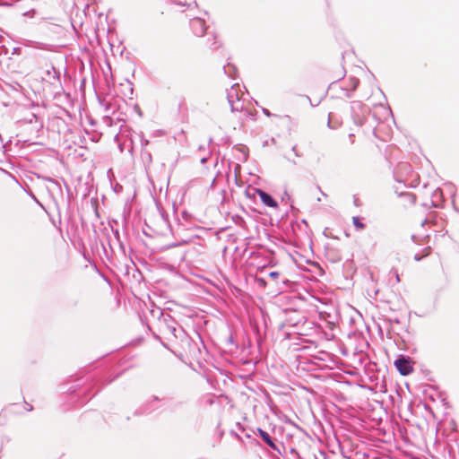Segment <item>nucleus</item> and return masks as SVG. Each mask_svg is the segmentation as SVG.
I'll return each mask as SVG.
<instances>
[{
    "instance_id": "6e6552de",
    "label": "nucleus",
    "mask_w": 459,
    "mask_h": 459,
    "mask_svg": "<svg viewBox=\"0 0 459 459\" xmlns=\"http://www.w3.org/2000/svg\"><path fill=\"white\" fill-rule=\"evenodd\" d=\"M257 281L262 284V285H265V281L263 280V279H257Z\"/></svg>"
},
{
    "instance_id": "f03ea898",
    "label": "nucleus",
    "mask_w": 459,
    "mask_h": 459,
    "mask_svg": "<svg viewBox=\"0 0 459 459\" xmlns=\"http://www.w3.org/2000/svg\"><path fill=\"white\" fill-rule=\"evenodd\" d=\"M190 31L189 34L193 38L203 37L206 32L205 22L200 18H194L190 21Z\"/></svg>"
},
{
    "instance_id": "39448f33",
    "label": "nucleus",
    "mask_w": 459,
    "mask_h": 459,
    "mask_svg": "<svg viewBox=\"0 0 459 459\" xmlns=\"http://www.w3.org/2000/svg\"><path fill=\"white\" fill-rule=\"evenodd\" d=\"M260 436L261 437L263 438V440L271 447L274 448L275 447V444L274 442L272 440L270 435L265 432V431H263V430H260Z\"/></svg>"
},
{
    "instance_id": "1a4fd4ad",
    "label": "nucleus",
    "mask_w": 459,
    "mask_h": 459,
    "mask_svg": "<svg viewBox=\"0 0 459 459\" xmlns=\"http://www.w3.org/2000/svg\"><path fill=\"white\" fill-rule=\"evenodd\" d=\"M114 232V235H115V238L118 239V231L117 230H115L113 231Z\"/></svg>"
},
{
    "instance_id": "20e7f679",
    "label": "nucleus",
    "mask_w": 459,
    "mask_h": 459,
    "mask_svg": "<svg viewBox=\"0 0 459 459\" xmlns=\"http://www.w3.org/2000/svg\"><path fill=\"white\" fill-rule=\"evenodd\" d=\"M257 195H259L261 201L269 207L276 208L278 206L277 202L267 193L261 189L255 190Z\"/></svg>"
},
{
    "instance_id": "7ed1b4c3",
    "label": "nucleus",
    "mask_w": 459,
    "mask_h": 459,
    "mask_svg": "<svg viewBox=\"0 0 459 459\" xmlns=\"http://www.w3.org/2000/svg\"><path fill=\"white\" fill-rule=\"evenodd\" d=\"M421 227H437L444 229L446 225V221L439 216H437L435 212H430L425 220L421 221Z\"/></svg>"
},
{
    "instance_id": "f257e3e1",
    "label": "nucleus",
    "mask_w": 459,
    "mask_h": 459,
    "mask_svg": "<svg viewBox=\"0 0 459 459\" xmlns=\"http://www.w3.org/2000/svg\"><path fill=\"white\" fill-rule=\"evenodd\" d=\"M394 366L403 376H408L413 372V361L409 357L400 356L395 361Z\"/></svg>"
},
{
    "instance_id": "0eeeda50",
    "label": "nucleus",
    "mask_w": 459,
    "mask_h": 459,
    "mask_svg": "<svg viewBox=\"0 0 459 459\" xmlns=\"http://www.w3.org/2000/svg\"><path fill=\"white\" fill-rule=\"evenodd\" d=\"M280 275V273L278 272H272L270 273L269 276L273 279H276L278 278V276Z\"/></svg>"
},
{
    "instance_id": "423d86ee",
    "label": "nucleus",
    "mask_w": 459,
    "mask_h": 459,
    "mask_svg": "<svg viewBox=\"0 0 459 459\" xmlns=\"http://www.w3.org/2000/svg\"><path fill=\"white\" fill-rule=\"evenodd\" d=\"M353 224L356 228H364L365 225L360 221L359 218L353 217Z\"/></svg>"
},
{
    "instance_id": "9d476101",
    "label": "nucleus",
    "mask_w": 459,
    "mask_h": 459,
    "mask_svg": "<svg viewBox=\"0 0 459 459\" xmlns=\"http://www.w3.org/2000/svg\"><path fill=\"white\" fill-rule=\"evenodd\" d=\"M396 279H397V281H400V278H399L398 274H396Z\"/></svg>"
}]
</instances>
